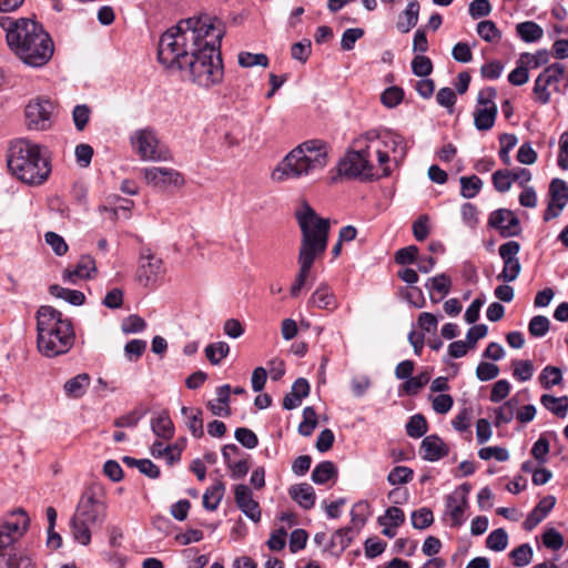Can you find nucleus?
<instances>
[{"mask_svg": "<svg viewBox=\"0 0 568 568\" xmlns=\"http://www.w3.org/2000/svg\"><path fill=\"white\" fill-rule=\"evenodd\" d=\"M224 24L209 16L181 20L159 40L158 60L169 70H178L194 84L210 89L222 83L224 67L221 41Z\"/></svg>", "mask_w": 568, "mask_h": 568, "instance_id": "1", "label": "nucleus"}, {"mask_svg": "<svg viewBox=\"0 0 568 568\" xmlns=\"http://www.w3.org/2000/svg\"><path fill=\"white\" fill-rule=\"evenodd\" d=\"M7 164L13 176L32 186L42 185L52 171L48 150L28 139H19L10 144Z\"/></svg>", "mask_w": 568, "mask_h": 568, "instance_id": "2", "label": "nucleus"}, {"mask_svg": "<svg viewBox=\"0 0 568 568\" xmlns=\"http://www.w3.org/2000/svg\"><path fill=\"white\" fill-rule=\"evenodd\" d=\"M37 345L47 357L68 353L74 344L75 334L71 320L50 305H42L37 314Z\"/></svg>", "mask_w": 568, "mask_h": 568, "instance_id": "3", "label": "nucleus"}, {"mask_svg": "<svg viewBox=\"0 0 568 568\" xmlns=\"http://www.w3.org/2000/svg\"><path fill=\"white\" fill-rule=\"evenodd\" d=\"M328 145L322 140H307L294 148L273 170L275 182L298 179L323 170L327 165Z\"/></svg>", "mask_w": 568, "mask_h": 568, "instance_id": "4", "label": "nucleus"}, {"mask_svg": "<svg viewBox=\"0 0 568 568\" xmlns=\"http://www.w3.org/2000/svg\"><path fill=\"white\" fill-rule=\"evenodd\" d=\"M20 32L9 36V48L27 65L39 68L49 62L53 54V42L48 32L34 20L22 21Z\"/></svg>", "mask_w": 568, "mask_h": 568, "instance_id": "5", "label": "nucleus"}, {"mask_svg": "<svg viewBox=\"0 0 568 568\" xmlns=\"http://www.w3.org/2000/svg\"><path fill=\"white\" fill-rule=\"evenodd\" d=\"M295 219L301 230L298 260L315 262L327 248L331 223L328 219L317 215L315 210L303 201L301 209L295 212Z\"/></svg>", "mask_w": 568, "mask_h": 568, "instance_id": "6", "label": "nucleus"}, {"mask_svg": "<svg viewBox=\"0 0 568 568\" xmlns=\"http://www.w3.org/2000/svg\"><path fill=\"white\" fill-rule=\"evenodd\" d=\"M106 517V505L99 499L92 488L81 495L70 525L73 538L87 546L91 541V528L102 526Z\"/></svg>", "mask_w": 568, "mask_h": 568, "instance_id": "7", "label": "nucleus"}, {"mask_svg": "<svg viewBox=\"0 0 568 568\" xmlns=\"http://www.w3.org/2000/svg\"><path fill=\"white\" fill-rule=\"evenodd\" d=\"M29 523L22 508L13 511L11 518L0 520V568H34L30 557L6 552L27 531Z\"/></svg>", "mask_w": 568, "mask_h": 568, "instance_id": "8", "label": "nucleus"}, {"mask_svg": "<svg viewBox=\"0 0 568 568\" xmlns=\"http://www.w3.org/2000/svg\"><path fill=\"white\" fill-rule=\"evenodd\" d=\"M369 156L368 148L346 152L338 162V174L348 180L373 181L379 179V175L373 174V164L369 162Z\"/></svg>", "mask_w": 568, "mask_h": 568, "instance_id": "9", "label": "nucleus"}, {"mask_svg": "<svg viewBox=\"0 0 568 568\" xmlns=\"http://www.w3.org/2000/svg\"><path fill=\"white\" fill-rule=\"evenodd\" d=\"M470 490L471 485L464 483L446 497L445 515L450 517L452 527H460L464 524Z\"/></svg>", "mask_w": 568, "mask_h": 568, "instance_id": "10", "label": "nucleus"}, {"mask_svg": "<svg viewBox=\"0 0 568 568\" xmlns=\"http://www.w3.org/2000/svg\"><path fill=\"white\" fill-rule=\"evenodd\" d=\"M164 273L163 262L156 257L149 248L143 250L140 255L139 266L136 270V281L148 287L156 283Z\"/></svg>", "mask_w": 568, "mask_h": 568, "instance_id": "11", "label": "nucleus"}, {"mask_svg": "<svg viewBox=\"0 0 568 568\" xmlns=\"http://www.w3.org/2000/svg\"><path fill=\"white\" fill-rule=\"evenodd\" d=\"M488 227L498 231L504 239L520 235L523 227L518 216L508 209H498L493 211L488 217Z\"/></svg>", "mask_w": 568, "mask_h": 568, "instance_id": "12", "label": "nucleus"}, {"mask_svg": "<svg viewBox=\"0 0 568 568\" xmlns=\"http://www.w3.org/2000/svg\"><path fill=\"white\" fill-rule=\"evenodd\" d=\"M131 143L142 160L159 161L164 159L159 150V140L154 130L140 129L131 136Z\"/></svg>", "mask_w": 568, "mask_h": 568, "instance_id": "13", "label": "nucleus"}, {"mask_svg": "<svg viewBox=\"0 0 568 568\" xmlns=\"http://www.w3.org/2000/svg\"><path fill=\"white\" fill-rule=\"evenodd\" d=\"M53 104L49 100L38 99L26 106V121L30 130L43 131L51 126Z\"/></svg>", "mask_w": 568, "mask_h": 568, "instance_id": "14", "label": "nucleus"}, {"mask_svg": "<svg viewBox=\"0 0 568 568\" xmlns=\"http://www.w3.org/2000/svg\"><path fill=\"white\" fill-rule=\"evenodd\" d=\"M520 251V244L516 241H509L499 246V255L504 262L503 271L497 278L505 282H514L520 274L521 265L517 257Z\"/></svg>", "mask_w": 568, "mask_h": 568, "instance_id": "15", "label": "nucleus"}, {"mask_svg": "<svg viewBox=\"0 0 568 568\" xmlns=\"http://www.w3.org/2000/svg\"><path fill=\"white\" fill-rule=\"evenodd\" d=\"M144 178L149 184L161 190L170 186L181 187L184 184L183 175L168 168H148L144 170Z\"/></svg>", "mask_w": 568, "mask_h": 568, "instance_id": "16", "label": "nucleus"}, {"mask_svg": "<svg viewBox=\"0 0 568 568\" xmlns=\"http://www.w3.org/2000/svg\"><path fill=\"white\" fill-rule=\"evenodd\" d=\"M235 504L239 509L252 521L261 520V508L257 501L253 499L251 488L244 484L234 487Z\"/></svg>", "mask_w": 568, "mask_h": 568, "instance_id": "17", "label": "nucleus"}, {"mask_svg": "<svg viewBox=\"0 0 568 568\" xmlns=\"http://www.w3.org/2000/svg\"><path fill=\"white\" fill-rule=\"evenodd\" d=\"M97 272L94 258L90 255H82L74 268H67L63 272V281L75 284L78 280L91 278Z\"/></svg>", "mask_w": 568, "mask_h": 568, "instance_id": "18", "label": "nucleus"}, {"mask_svg": "<svg viewBox=\"0 0 568 568\" xmlns=\"http://www.w3.org/2000/svg\"><path fill=\"white\" fill-rule=\"evenodd\" d=\"M422 457L428 462H437L449 453L448 446L437 435L426 436L420 444Z\"/></svg>", "mask_w": 568, "mask_h": 568, "instance_id": "19", "label": "nucleus"}, {"mask_svg": "<svg viewBox=\"0 0 568 568\" xmlns=\"http://www.w3.org/2000/svg\"><path fill=\"white\" fill-rule=\"evenodd\" d=\"M556 505V497L548 495L544 497L537 506L528 514L524 521V528L528 531L536 528L551 511Z\"/></svg>", "mask_w": 568, "mask_h": 568, "instance_id": "20", "label": "nucleus"}, {"mask_svg": "<svg viewBox=\"0 0 568 568\" xmlns=\"http://www.w3.org/2000/svg\"><path fill=\"white\" fill-rule=\"evenodd\" d=\"M229 452H233L234 455H239L240 448L235 444H227L222 448V456L226 467L230 469V475L233 479H241L250 470V464L247 458H242L237 462H232Z\"/></svg>", "mask_w": 568, "mask_h": 568, "instance_id": "21", "label": "nucleus"}, {"mask_svg": "<svg viewBox=\"0 0 568 568\" xmlns=\"http://www.w3.org/2000/svg\"><path fill=\"white\" fill-rule=\"evenodd\" d=\"M288 494L304 509H311L315 505L316 496L314 488L307 483L291 486Z\"/></svg>", "mask_w": 568, "mask_h": 568, "instance_id": "22", "label": "nucleus"}, {"mask_svg": "<svg viewBox=\"0 0 568 568\" xmlns=\"http://www.w3.org/2000/svg\"><path fill=\"white\" fill-rule=\"evenodd\" d=\"M419 9L420 6L417 0L408 1L406 9L398 16V20L396 22L398 31L407 33L417 24Z\"/></svg>", "mask_w": 568, "mask_h": 568, "instance_id": "23", "label": "nucleus"}, {"mask_svg": "<svg viewBox=\"0 0 568 568\" xmlns=\"http://www.w3.org/2000/svg\"><path fill=\"white\" fill-rule=\"evenodd\" d=\"M90 382L91 377L88 373L78 374L64 383V394L70 398H81L90 386Z\"/></svg>", "mask_w": 568, "mask_h": 568, "instance_id": "24", "label": "nucleus"}, {"mask_svg": "<svg viewBox=\"0 0 568 568\" xmlns=\"http://www.w3.org/2000/svg\"><path fill=\"white\" fill-rule=\"evenodd\" d=\"M181 414L185 417V425L195 438H201L204 435L203 429V412L200 408H190L183 406Z\"/></svg>", "mask_w": 568, "mask_h": 568, "instance_id": "25", "label": "nucleus"}, {"mask_svg": "<svg viewBox=\"0 0 568 568\" xmlns=\"http://www.w3.org/2000/svg\"><path fill=\"white\" fill-rule=\"evenodd\" d=\"M497 105L493 104L486 108H478L474 112V125L478 131L490 130L496 121Z\"/></svg>", "mask_w": 568, "mask_h": 568, "instance_id": "26", "label": "nucleus"}, {"mask_svg": "<svg viewBox=\"0 0 568 568\" xmlns=\"http://www.w3.org/2000/svg\"><path fill=\"white\" fill-rule=\"evenodd\" d=\"M308 305L316 306L322 310H331L336 307V300L328 286L326 284H321L308 300Z\"/></svg>", "mask_w": 568, "mask_h": 568, "instance_id": "27", "label": "nucleus"}, {"mask_svg": "<svg viewBox=\"0 0 568 568\" xmlns=\"http://www.w3.org/2000/svg\"><path fill=\"white\" fill-rule=\"evenodd\" d=\"M224 494L225 484L222 480H217L205 490L203 495V507L210 511L216 510Z\"/></svg>", "mask_w": 568, "mask_h": 568, "instance_id": "28", "label": "nucleus"}, {"mask_svg": "<svg viewBox=\"0 0 568 568\" xmlns=\"http://www.w3.org/2000/svg\"><path fill=\"white\" fill-rule=\"evenodd\" d=\"M152 432L160 438L171 439L174 436V425L168 412H162L151 420Z\"/></svg>", "mask_w": 568, "mask_h": 568, "instance_id": "29", "label": "nucleus"}, {"mask_svg": "<svg viewBox=\"0 0 568 568\" xmlns=\"http://www.w3.org/2000/svg\"><path fill=\"white\" fill-rule=\"evenodd\" d=\"M540 403L557 417L565 418L567 416L568 396L555 397L549 394H544L540 397Z\"/></svg>", "mask_w": 568, "mask_h": 568, "instance_id": "30", "label": "nucleus"}, {"mask_svg": "<svg viewBox=\"0 0 568 568\" xmlns=\"http://www.w3.org/2000/svg\"><path fill=\"white\" fill-rule=\"evenodd\" d=\"M49 293L58 298L64 300L74 306H80L85 302V296L82 292L77 290H70L62 287L58 284H52L49 286Z\"/></svg>", "mask_w": 568, "mask_h": 568, "instance_id": "31", "label": "nucleus"}, {"mask_svg": "<svg viewBox=\"0 0 568 568\" xmlns=\"http://www.w3.org/2000/svg\"><path fill=\"white\" fill-rule=\"evenodd\" d=\"M518 37L527 43L536 42L544 37L542 28L534 21H524L516 26Z\"/></svg>", "mask_w": 568, "mask_h": 568, "instance_id": "32", "label": "nucleus"}, {"mask_svg": "<svg viewBox=\"0 0 568 568\" xmlns=\"http://www.w3.org/2000/svg\"><path fill=\"white\" fill-rule=\"evenodd\" d=\"M548 202L556 204L558 207H566L568 203V184L561 179H554L549 184Z\"/></svg>", "mask_w": 568, "mask_h": 568, "instance_id": "33", "label": "nucleus"}, {"mask_svg": "<svg viewBox=\"0 0 568 568\" xmlns=\"http://www.w3.org/2000/svg\"><path fill=\"white\" fill-rule=\"evenodd\" d=\"M425 287L430 291H436L442 295L439 298H434V296L430 294V300L434 303H438L440 298H443L449 293L452 287V280L447 274L442 273L436 276L429 277L425 284Z\"/></svg>", "mask_w": 568, "mask_h": 568, "instance_id": "34", "label": "nucleus"}, {"mask_svg": "<svg viewBox=\"0 0 568 568\" xmlns=\"http://www.w3.org/2000/svg\"><path fill=\"white\" fill-rule=\"evenodd\" d=\"M335 476H337V469L329 460L320 463L312 471V480L317 485H323Z\"/></svg>", "mask_w": 568, "mask_h": 568, "instance_id": "35", "label": "nucleus"}, {"mask_svg": "<svg viewBox=\"0 0 568 568\" xmlns=\"http://www.w3.org/2000/svg\"><path fill=\"white\" fill-rule=\"evenodd\" d=\"M357 534L358 532H356L353 527L339 528L333 534L331 538V547H339L341 554L351 545Z\"/></svg>", "mask_w": 568, "mask_h": 568, "instance_id": "36", "label": "nucleus"}, {"mask_svg": "<svg viewBox=\"0 0 568 568\" xmlns=\"http://www.w3.org/2000/svg\"><path fill=\"white\" fill-rule=\"evenodd\" d=\"M430 381V373L423 371L416 376H410L402 385V389L406 395H416Z\"/></svg>", "mask_w": 568, "mask_h": 568, "instance_id": "37", "label": "nucleus"}, {"mask_svg": "<svg viewBox=\"0 0 568 568\" xmlns=\"http://www.w3.org/2000/svg\"><path fill=\"white\" fill-rule=\"evenodd\" d=\"M369 514V505L367 501H358L356 503L351 510V521L352 526L356 532L364 527L366 524L367 517Z\"/></svg>", "mask_w": 568, "mask_h": 568, "instance_id": "38", "label": "nucleus"}, {"mask_svg": "<svg viewBox=\"0 0 568 568\" xmlns=\"http://www.w3.org/2000/svg\"><path fill=\"white\" fill-rule=\"evenodd\" d=\"M459 183L460 195L464 199L475 197L483 186V181L477 175L462 176Z\"/></svg>", "mask_w": 568, "mask_h": 568, "instance_id": "39", "label": "nucleus"}, {"mask_svg": "<svg viewBox=\"0 0 568 568\" xmlns=\"http://www.w3.org/2000/svg\"><path fill=\"white\" fill-rule=\"evenodd\" d=\"M518 400L511 398L504 403L495 410V425L499 427L503 424H508L513 420Z\"/></svg>", "mask_w": 568, "mask_h": 568, "instance_id": "40", "label": "nucleus"}, {"mask_svg": "<svg viewBox=\"0 0 568 568\" xmlns=\"http://www.w3.org/2000/svg\"><path fill=\"white\" fill-rule=\"evenodd\" d=\"M509 557L516 567H525L531 562L534 550L529 544H521L509 552Z\"/></svg>", "mask_w": 568, "mask_h": 568, "instance_id": "41", "label": "nucleus"}, {"mask_svg": "<svg viewBox=\"0 0 568 568\" xmlns=\"http://www.w3.org/2000/svg\"><path fill=\"white\" fill-rule=\"evenodd\" d=\"M148 408L142 405L135 407L133 410L124 414L114 419L113 425L115 427H135L139 420L146 415Z\"/></svg>", "mask_w": 568, "mask_h": 568, "instance_id": "42", "label": "nucleus"}, {"mask_svg": "<svg viewBox=\"0 0 568 568\" xmlns=\"http://www.w3.org/2000/svg\"><path fill=\"white\" fill-rule=\"evenodd\" d=\"M478 36L486 42H496L501 39V32L491 20H484L477 24Z\"/></svg>", "mask_w": 568, "mask_h": 568, "instance_id": "43", "label": "nucleus"}, {"mask_svg": "<svg viewBox=\"0 0 568 568\" xmlns=\"http://www.w3.org/2000/svg\"><path fill=\"white\" fill-rule=\"evenodd\" d=\"M205 356L212 365H217L221 359L225 358L230 353V346L225 342H216L205 347Z\"/></svg>", "mask_w": 568, "mask_h": 568, "instance_id": "44", "label": "nucleus"}, {"mask_svg": "<svg viewBox=\"0 0 568 568\" xmlns=\"http://www.w3.org/2000/svg\"><path fill=\"white\" fill-rule=\"evenodd\" d=\"M297 262L300 265V271L295 277L293 285L291 286V292H290L293 297H296L300 294L302 287L306 283V280L310 275V271L314 264L313 262L298 260V258H297Z\"/></svg>", "mask_w": 568, "mask_h": 568, "instance_id": "45", "label": "nucleus"}, {"mask_svg": "<svg viewBox=\"0 0 568 568\" xmlns=\"http://www.w3.org/2000/svg\"><path fill=\"white\" fill-rule=\"evenodd\" d=\"M317 426V415L312 406H307L303 409V420L298 425V433L302 436L308 437L312 435Z\"/></svg>", "mask_w": 568, "mask_h": 568, "instance_id": "46", "label": "nucleus"}, {"mask_svg": "<svg viewBox=\"0 0 568 568\" xmlns=\"http://www.w3.org/2000/svg\"><path fill=\"white\" fill-rule=\"evenodd\" d=\"M406 433L412 438H420L427 433V420L422 414H416L406 424Z\"/></svg>", "mask_w": 568, "mask_h": 568, "instance_id": "47", "label": "nucleus"}, {"mask_svg": "<svg viewBox=\"0 0 568 568\" xmlns=\"http://www.w3.org/2000/svg\"><path fill=\"white\" fill-rule=\"evenodd\" d=\"M412 519V526L415 529H426L434 523V515L433 511L427 508L423 507L417 510H414L410 515Z\"/></svg>", "mask_w": 568, "mask_h": 568, "instance_id": "48", "label": "nucleus"}, {"mask_svg": "<svg viewBox=\"0 0 568 568\" xmlns=\"http://www.w3.org/2000/svg\"><path fill=\"white\" fill-rule=\"evenodd\" d=\"M508 545V535L504 528L493 530L487 539L486 546L494 551H503Z\"/></svg>", "mask_w": 568, "mask_h": 568, "instance_id": "49", "label": "nucleus"}, {"mask_svg": "<svg viewBox=\"0 0 568 568\" xmlns=\"http://www.w3.org/2000/svg\"><path fill=\"white\" fill-rule=\"evenodd\" d=\"M499 142H500L499 158L505 165H510L511 159H510L509 152L511 149L515 148V145L518 142V139L513 133H503L499 136Z\"/></svg>", "mask_w": 568, "mask_h": 568, "instance_id": "50", "label": "nucleus"}, {"mask_svg": "<svg viewBox=\"0 0 568 568\" xmlns=\"http://www.w3.org/2000/svg\"><path fill=\"white\" fill-rule=\"evenodd\" d=\"M539 379L542 387L548 389L561 383L562 374L560 368L548 365L541 371Z\"/></svg>", "mask_w": 568, "mask_h": 568, "instance_id": "51", "label": "nucleus"}, {"mask_svg": "<svg viewBox=\"0 0 568 568\" xmlns=\"http://www.w3.org/2000/svg\"><path fill=\"white\" fill-rule=\"evenodd\" d=\"M412 72L419 78H425L433 72L432 60L424 54H416L412 60Z\"/></svg>", "mask_w": 568, "mask_h": 568, "instance_id": "52", "label": "nucleus"}, {"mask_svg": "<svg viewBox=\"0 0 568 568\" xmlns=\"http://www.w3.org/2000/svg\"><path fill=\"white\" fill-rule=\"evenodd\" d=\"M414 470L406 466H396L387 475V481L395 486L407 484L413 479Z\"/></svg>", "mask_w": 568, "mask_h": 568, "instance_id": "53", "label": "nucleus"}, {"mask_svg": "<svg viewBox=\"0 0 568 568\" xmlns=\"http://www.w3.org/2000/svg\"><path fill=\"white\" fill-rule=\"evenodd\" d=\"M387 520H389V525L397 528L402 526L405 521V514L404 511L398 507H389L386 509L384 516H379L377 521L381 526L388 525Z\"/></svg>", "mask_w": 568, "mask_h": 568, "instance_id": "54", "label": "nucleus"}, {"mask_svg": "<svg viewBox=\"0 0 568 568\" xmlns=\"http://www.w3.org/2000/svg\"><path fill=\"white\" fill-rule=\"evenodd\" d=\"M565 73V65L561 63H552L547 67L539 75V81L545 82L548 85L557 83L560 81Z\"/></svg>", "mask_w": 568, "mask_h": 568, "instance_id": "55", "label": "nucleus"}, {"mask_svg": "<svg viewBox=\"0 0 568 568\" xmlns=\"http://www.w3.org/2000/svg\"><path fill=\"white\" fill-rule=\"evenodd\" d=\"M514 377L520 382H527L532 377L534 365L528 359H515L513 361Z\"/></svg>", "mask_w": 568, "mask_h": 568, "instance_id": "56", "label": "nucleus"}, {"mask_svg": "<svg viewBox=\"0 0 568 568\" xmlns=\"http://www.w3.org/2000/svg\"><path fill=\"white\" fill-rule=\"evenodd\" d=\"M239 64L242 68H251L254 65L266 68L268 65V58L264 53L241 52L239 54Z\"/></svg>", "mask_w": 568, "mask_h": 568, "instance_id": "57", "label": "nucleus"}, {"mask_svg": "<svg viewBox=\"0 0 568 568\" xmlns=\"http://www.w3.org/2000/svg\"><path fill=\"white\" fill-rule=\"evenodd\" d=\"M404 99V91L397 85L385 89L381 95V101L386 108L397 106Z\"/></svg>", "mask_w": 568, "mask_h": 568, "instance_id": "58", "label": "nucleus"}, {"mask_svg": "<svg viewBox=\"0 0 568 568\" xmlns=\"http://www.w3.org/2000/svg\"><path fill=\"white\" fill-rule=\"evenodd\" d=\"M549 327L550 321L544 315L534 316L528 324L529 334L534 337L545 336L549 331Z\"/></svg>", "mask_w": 568, "mask_h": 568, "instance_id": "59", "label": "nucleus"}, {"mask_svg": "<svg viewBox=\"0 0 568 568\" xmlns=\"http://www.w3.org/2000/svg\"><path fill=\"white\" fill-rule=\"evenodd\" d=\"M235 439L245 448L253 449L258 445L256 434L246 427H239L234 433Z\"/></svg>", "mask_w": 568, "mask_h": 568, "instance_id": "60", "label": "nucleus"}, {"mask_svg": "<svg viewBox=\"0 0 568 568\" xmlns=\"http://www.w3.org/2000/svg\"><path fill=\"white\" fill-rule=\"evenodd\" d=\"M312 52V42L310 39H303L291 47V57L294 60L305 63Z\"/></svg>", "mask_w": 568, "mask_h": 568, "instance_id": "61", "label": "nucleus"}, {"mask_svg": "<svg viewBox=\"0 0 568 568\" xmlns=\"http://www.w3.org/2000/svg\"><path fill=\"white\" fill-rule=\"evenodd\" d=\"M91 109L87 104H78L72 111V120L78 131H83L90 120Z\"/></svg>", "mask_w": 568, "mask_h": 568, "instance_id": "62", "label": "nucleus"}, {"mask_svg": "<svg viewBox=\"0 0 568 568\" xmlns=\"http://www.w3.org/2000/svg\"><path fill=\"white\" fill-rule=\"evenodd\" d=\"M457 101V97L455 91L452 88L445 87L438 90L436 94V102L443 106L446 108L448 113L454 112V105Z\"/></svg>", "mask_w": 568, "mask_h": 568, "instance_id": "63", "label": "nucleus"}, {"mask_svg": "<svg viewBox=\"0 0 568 568\" xmlns=\"http://www.w3.org/2000/svg\"><path fill=\"white\" fill-rule=\"evenodd\" d=\"M146 342L143 339H131L124 346V354L130 362H136L145 352Z\"/></svg>", "mask_w": 568, "mask_h": 568, "instance_id": "64", "label": "nucleus"}]
</instances>
